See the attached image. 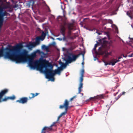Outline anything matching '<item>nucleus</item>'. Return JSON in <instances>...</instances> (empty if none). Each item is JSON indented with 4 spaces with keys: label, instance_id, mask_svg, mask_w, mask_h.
Here are the masks:
<instances>
[{
    "label": "nucleus",
    "instance_id": "34",
    "mask_svg": "<svg viewBox=\"0 0 133 133\" xmlns=\"http://www.w3.org/2000/svg\"><path fill=\"white\" fill-rule=\"evenodd\" d=\"M121 95H119L118 96V97H115V101H116L120 97H121Z\"/></svg>",
    "mask_w": 133,
    "mask_h": 133
},
{
    "label": "nucleus",
    "instance_id": "48",
    "mask_svg": "<svg viewBox=\"0 0 133 133\" xmlns=\"http://www.w3.org/2000/svg\"><path fill=\"white\" fill-rule=\"evenodd\" d=\"M130 0H127L128 2V3H129V1Z\"/></svg>",
    "mask_w": 133,
    "mask_h": 133
},
{
    "label": "nucleus",
    "instance_id": "42",
    "mask_svg": "<svg viewBox=\"0 0 133 133\" xmlns=\"http://www.w3.org/2000/svg\"><path fill=\"white\" fill-rule=\"evenodd\" d=\"M107 34V36H108V38L109 39V34Z\"/></svg>",
    "mask_w": 133,
    "mask_h": 133
},
{
    "label": "nucleus",
    "instance_id": "9",
    "mask_svg": "<svg viewBox=\"0 0 133 133\" xmlns=\"http://www.w3.org/2000/svg\"><path fill=\"white\" fill-rule=\"evenodd\" d=\"M106 38L105 37L103 38L100 39L99 40V43L102 45V46L103 48H106L107 47V45L108 42L105 40V39Z\"/></svg>",
    "mask_w": 133,
    "mask_h": 133
},
{
    "label": "nucleus",
    "instance_id": "24",
    "mask_svg": "<svg viewBox=\"0 0 133 133\" xmlns=\"http://www.w3.org/2000/svg\"><path fill=\"white\" fill-rule=\"evenodd\" d=\"M40 40V38L39 37H37V38L36 40V42H35L36 44H38L40 43L39 40Z\"/></svg>",
    "mask_w": 133,
    "mask_h": 133
},
{
    "label": "nucleus",
    "instance_id": "33",
    "mask_svg": "<svg viewBox=\"0 0 133 133\" xmlns=\"http://www.w3.org/2000/svg\"><path fill=\"white\" fill-rule=\"evenodd\" d=\"M31 43L32 44V47L35 46L36 45H37L35 43Z\"/></svg>",
    "mask_w": 133,
    "mask_h": 133
},
{
    "label": "nucleus",
    "instance_id": "46",
    "mask_svg": "<svg viewBox=\"0 0 133 133\" xmlns=\"http://www.w3.org/2000/svg\"><path fill=\"white\" fill-rule=\"evenodd\" d=\"M102 62H103L104 63H105V62H106V61H104V60H102Z\"/></svg>",
    "mask_w": 133,
    "mask_h": 133
},
{
    "label": "nucleus",
    "instance_id": "21",
    "mask_svg": "<svg viewBox=\"0 0 133 133\" xmlns=\"http://www.w3.org/2000/svg\"><path fill=\"white\" fill-rule=\"evenodd\" d=\"M48 34H42V35L40 37H39L40 38V40L41 41H43L44 39L45 36Z\"/></svg>",
    "mask_w": 133,
    "mask_h": 133
},
{
    "label": "nucleus",
    "instance_id": "49",
    "mask_svg": "<svg viewBox=\"0 0 133 133\" xmlns=\"http://www.w3.org/2000/svg\"><path fill=\"white\" fill-rule=\"evenodd\" d=\"M118 93V92H117V93H116V94L115 95H115H116Z\"/></svg>",
    "mask_w": 133,
    "mask_h": 133
},
{
    "label": "nucleus",
    "instance_id": "52",
    "mask_svg": "<svg viewBox=\"0 0 133 133\" xmlns=\"http://www.w3.org/2000/svg\"><path fill=\"white\" fill-rule=\"evenodd\" d=\"M53 34V35H54V34Z\"/></svg>",
    "mask_w": 133,
    "mask_h": 133
},
{
    "label": "nucleus",
    "instance_id": "4",
    "mask_svg": "<svg viewBox=\"0 0 133 133\" xmlns=\"http://www.w3.org/2000/svg\"><path fill=\"white\" fill-rule=\"evenodd\" d=\"M60 29L62 33H65V32H67L68 33H71L75 30L73 23H67L65 21L61 25Z\"/></svg>",
    "mask_w": 133,
    "mask_h": 133
},
{
    "label": "nucleus",
    "instance_id": "20",
    "mask_svg": "<svg viewBox=\"0 0 133 133\" xmlns=\"http://www.w3.org/2000/svg\"><path fill=\"white\" fill-rule=\"evenodd\" d=\"M69 35L67 37L71 39H73L76 38L77 36L76 35H74L73 36H71V34H68Z\"/></svg>",
    "mask_w": 133,
    "mask_h": 133
},
{
    "label": "nucleus",
    "instance_id": "40",
    "mask_svg": "<svg viewBox=\"0 0 133 133\" xmlns=\"http://www.w3.org/2000/svg\"><path fill=\"white\" fill-rule=\"evenodd\" d=\"M96 53L97 54V55H101L103 54V53H99V54H98L97 52H96Z\"/></svg>",
    "mask_w": 133,
    "mask_h": 133
},
{
    "label": "nucleus",
    "instance_id": "39",
    "mask_svg": "<svg viewBox=\"0 0 133 133\" xmlns=\"http://www.w3.org/2000/svg\"><path fill=\"white\" fill-rule=\"evenodd\" d=\"M125 92H122V94H121L120 95H119L121 96L122 95H124L125 94Z\"/></svg>",
    "mask_w": 133,
    "mask_h": 133
},
{
    "label": "nucleus",
    "instance_id": "6",
    "mask_svg": "<svg viewBox=\"0 0 133 133\" xmlns=\"http://www.w3.org/2000/svg\"><path fill=\"white\" fill-rule=\"evenodd\" d=\"M69 102L67 99H66L65 100L63 105H61L59 106V108L60 109H62L64 108H65V111L62 113L60 115L62 117L63 116L65 115L67 113L69 107Z\"/></svg>",
    "mask_w": 133,
    "mask_h": 133
},
{
    "label": "nucleus",
    "instance_id": "12",
    "mask_svg": "<svg viewBox=\"0 0 133 133\" xmlns=\"http://www.w3.org/2000/svg\"><path fill=\"white\" fill-rule=\"evenodd\" d=\"M60 36V38H58L57 39L61 41L62 40L66 41V38L65 37V34H58Z\"/></svg>",
    "mask_w": 133,
    "mask_h": 133
},
{
    "label": "nucleus",
    "instance_id": "25",
    "mask_svg": "<svg viewBox=\"0 0 133 133\" xmlns=\"http://www.w3.org/2000/svg\"><path fill=\"white\" fill-rule=\"evenodd\" d=\"M9 99H11V100H14L15 99V97L14 95H13L12 96L9 97Z\"/></svg>",
    "mask_w": 133,
    "mask_h": 133
},
{
    "label": "nucleus",
    "instance_id": "14",
    "mask_svg": "<svg viewBox=\"0 0 133 133\" xmlns=\"http://www.w3.org/2000/svg\"><path fill=\"white\" fill-rule=\"evenodd\" d=\"M50 131L48 127L45 126L42 129L41 133H45L46 132H48Z\"/></svg>",
    "mask_w": 133,
    "mask_h": 133
},
{
    "label": "nucleus",
    "instance_id": "23",
    "mask_svg": "<svg viewBox=\"0 0 133 133\" xmlns=\"http://www.w3.org/2000/svg\"><path fill=\"white\" fill-rule=\"evenodd\" d=\"M57 121L54 122L53 123H52V124H51L50 125V126L48 127L49 128H50V129L51 131V130L52 129V127L53 126L55 125V124L57 123Z\"/></svg>",
    "mask_w": 133,
    "mask_h": 133
},
{
    "label": "nucleus",
    "instance_id": "19",
    "mask_svg": "<svg viewBox=\"0 0 133 133\" xmlns=\"http://www.w3.org/2000/svg\"><path fill=\"white\" fill-rule=\"evenodd\" d=\"M39 94V93H35V94H34V93H31L30 94V95H32V96L31 97L29 96V99H31L32 98H33L35 97L38 96Z\"/></svg>",
    "mask_w": 133,
    "mask_h": 133
},
{
    "label": "nucleus",
    "instance_id": "18",
    "mask_svg": "<svg viewBox=\"0 0 133 133\" xmlns=\"http://www.w3.org/2000/svg\"><path fill=\"white\" fill-rule=\"evenodd\" d=\"M35 3L34 1L33 0H30L29 1L28 5L29 7L31 6L33 7Z\"/></svg>",
    "mask_w": 133,
    "mask_h": 133
},
{
    "label": "nucleus",
    "instance_id": "8",
    "mask_svg": "<svg viewBox=\"0 0 133 133\" xmlns=\"http://www.w3.org/2000/svg\"><path fill=\"white\" fill-rule=\"evenodd\" d=\"M36 56V54H32L31 56V58H30L29 59V65L30 66V67L31 68H33L34 69H35V68H36V69L38 70H39V69H38L36 67H35V68H32L30 65V61H32V65L33 66H36L34 64V61H41L42 59H41L39 61H35L33 59V58L35 57Z\"/></svg>",
    "mask_w": 133,
    "mask_h": 133
},
{
    "label": "nucleus",
    "instance_id": "29",
    "mask_svg": "<svg viewBox=\"0 0 133 133\" xmlns=\"http://www.w3.org/2000/svg\"><path fill=\"white\" fill-rule=\"evenodd\" d=\"M42 48L44 50H47L48 49V47L45 45H43L42 46Z\"/></svg>",
    "mask_w": 133,
    "mask_h": 133
},
{
    "label": "nucleus",
    "instance_id": "31",
    "mask_svg": "<svg viewBox=\"0 0 133 133\" xmlns=\"http://www.w3.org/2000/svg\"><path fill=\"white\" fill-rule=\"evenodd\" d=\"M84 73V69H82L81 71V76H83Z\"/></svg>",
    "mask_w": 133,
    "mask_h": 133
},
{
    "label": "nucleus",
    "instance_id": "13",
    "mask_svg": "<svg viewBox=\"0 0 133 133\" xmlns=\"http://www.w3.org/2000/svg\"><path fill=\"white\" fill-rule=\"evenodd\" d=\"M120 61L119 60H117L116 59L113 58L112 59L111 61V62L108 63V65H110L111 64L112 65H115V64L116 63L119 62Z\"/></svg>",
    "mask_w": 133,
    "mask_h": 133
},
{
    "label": "nucleus",
    "instance_id": "28",
    "mask_svg": "<svg viewBox=\"0 0 133 133\" xmlns=\"http://www.w3.org/2000/svg\"><path fill=\"white\" fill-rule=\"evenodd\" d=\"M45 5L47 7V10L48 12H51V10L50 9V8L46 3L45 4Z\"/></svg>",
    "mask_w": 133,
    "mask_h": 133
},
{
    "label": "nucleus",
    "instance_id": "36",
    "mask_svg": "<svg viewBox=\"0 0 133 133\" xmlns=\"http://www.w3.org/2000/svg\"><path fill=\"white\" fill-rule=\"evenodd\" d=\"M75 97V96H74L72 97L70 99V101H71Z\"/></svg>",
    "mask_w": 133,
    "mask_h": 133
},
{
    "label": "nucleus",
    "instance_id": "50",
    "mask_svg": "<svg viewBox=\"0 0 133 133\" xmlns=\"http://www.w3.org/2000/svg\"><path fill=\"white\" fill-rule=\"evenodd\" d=\"M101 49V48H99V50H100V49Z\"/></svg>",
    "mask_w": 133,
    "mask_h": 133
},
{
    "label": "nucleus",
    "instance_id": "47",
    "mask_svg": "<svg viewBox=\"0 0 133 133\" xmlns=\"http://www.w3.org/2000/svg\"><path fill=\"white\" fill-rule=\"evenodd\" d=\"M82 64L83 65H84V62H82Z\"/></svg>",
    "mask_w": 133,
    "mask_h": 133
},
{
    "label": "nucleus",
    "instance_id": "1",
    "mask_svg": "<svg viewBox=\"0 0 133 133\" xmlns=\"http://www.w3.org/2000/svg\"><path fill=\"white\" fill-rule=\"evenodd\" d=\"M23 47L22 43H20L12 47V49L7 48V51L4 54V50L3 48L0 50V57L4 56L5 59H9L16 63L25 62L26 61L28 56V52L25 50H24L21 53V51Z\"/></svg>",
    "mask_w": 133,
    "mask_h": 133
},
{
    "label": "nucleus",
    "instance_id": "17",
    "mask_svg": "<svg viewBox=\"0 0 133 133\" xmlns=\"http://www.w3.org/2000/svg\"><path fill=\"white\" fill-rule=\"evenodd\" d=\"M127 15L131 19L133 18V15L131 11H128L127 12Z\"/></svg>",
    "mask_w": 133,
    "mask_h": 133
},
{
    "label": "nucleus",
    "instance_id": "38",
    "mask_svg": "<svg viewBox=\"0 0 133 133\" xmlns=\"http://www.w3.org/2000/svg\"><path fill=\"white\" fill-rule=\"evenodd\" d=\"M73 49H74L73 48H72V47H71V48H69V50H72Z\"/></svg>",
    "mask_w": 133,
    "mask_h": 133
},
{
    "label": "nucleus",
    "instance_id": "10",
    "mask_svg": "<svg viewBox=\"0 0 133 133\" xmlns=\"http://www.w3.org/2000/svg\"><path fill=\"white\" fill-rule=\"evenodd\" d=\"M28 100V98L27 97H23L21 98L18 100L16 101V102H18L20 103L24 104L26 103Z\"/></svg>",
    "mask_w": 133,
    "mask_h": 133
},
{
    "label": "nucleus",
    "instance_id": "37",
    "mask_svg": "<svg viewBox=\"0 0 133 133\" xmlns=\"http://www.w3.org/2000/svg\"><path fill=\"white\" fill-rule=\"evenodd\" d=\"M133 52L131 54L129 55V56L130 57H133Z\"/></svg>",
    "mask_w": 133,
    "mask_h": 133
},
{
    "label": "nucleus",
    "instance_id": "11",
    "mask_svg": "<svg viewBox=\"0 0 133 133\" xmlns=\"http://www.w3.org/2000/svg\"><path fill=\"white\" fill-rule=\"evenodd\" d=\"M44 30H42L39 28H37L36 30V33H48V31L47 28H45L43 29Z\"/></svg>",
    "mask_w": 133,
    "mask_h": 133
},
{
    "label": "nucleus",
    "instance_id": "51",
    "mask_svg": "<svg viewBox=\"0 0 133 133\" xmlns=\"http://www.w3.org/2000/svg\"><path fill=\"white\" fill-rule=\"evenodd\" d=\"M101 34H98V35H101Z\"/></svg>",
    "mask_w": 133,
    "mask_h": 133
},
{
    "label": "nucleus",
    "instance_id": "41",
    "mask_svg": "<svg viewBox=\"0 0 133 133\" xmlns=\"http://www.w3.org/2000/svg\"><path fill=\"white\" fill-rule=\"evenodd\" d=\"M105 63V66H107V65H108V63L107 62H105V63Z\"/></svg>",
    "mask_w": 133,
    "mask_h": 133
},
{
    "label": "nucleus",
    "instance_id": "22",
    "mask_svg": "<svg viewBox=\"0 0 133 133\" xmlns=\"http://www.w3.org/2000/svg\"><path fill=\"white\" fill-rule=\"evenodd\" d=\"M114 31H115V33L118 34V28L117 26H115L114 28Z\"/></svg>",
    "mask_w": 133,
    "mask_h": 133
},
{
    "label": "nucleus",
    "instance_id": "7",
    "mask_svg": "<svg viewBox=\"0 0 133 133\" xmlns=\"http://www.w3.org/2000/svg\"><path fill=\"white\" fill-rule=\"evenodd\" d=\"M86 28L87 29L90 31H95V32L96 33H101L102 32H104V33H109V32H107L101 29L99 30L96 29L94 27L90 26L86 27Z\"/></svg>",
    "mask_w": 133,
    "mask_h": 133
},
{
    "label": "nucleus",
    "instance_id": "53",
    "mask_svg": "<svg viewBox=\"0 0 133 133\" xmlns=\"http://www.w3.org/2000/svg\"><path fill=\"white\" fill-rule=\"evenodd\" d=\"M1 0H0V2H1Z\"/></svg>",
    "mask_w": 133,
    "mask_h": 133
},
{
    "label": "nucleus",
    "instance_id": "45",
    "mask_svg": "<svg viewBox=\"0 0 133 133\" xmlns=\"http://www.w3.org/2000/svg\"><path fill=\"white\" fill-rule=\"evenodd\" d=\"M130 8L131 9H133V6H131ZM132 11L133 12V10H132Z\"/></svg>",
    "mask_w": 133,
    "mask_h": 133
},
{
    "label": "nucleus",
    "instance_id": "16",
    "mask_svg": "<svg viewBox=\"0 0 133 133\" xmlns=\"http://www.w3.org/2000/svg\"><path fill=\"white\" fill-rule=\"evenodd\" d=\"M102 97L101 96L98 95L96 96H94V97H91L90 99V100H95L96 99H98L101 98Z\"/></svg>",
    "mask_w": 133,
    "mask_h": 133
},
{
    "label": "nucleus",
    "instance_id": "35",
    "mask_svg": "<svg viewBox=\"0 0 133 133\" xmlns=\"http://www.w3.org/2000/svg\"><path fill=\"white\" fill-rule=\"evenodd\" d=\"M61 117H62V116H61L60 115H59V116L58 117V118H57V121H58L59 120V119H60V118Z\"/></svg>",
    "mask_w": 133,
    "mask_h": 133
},
{
    "label": "nucleus",
    "instance_id": "44",
    "mask_svg": "<svg viewBox=\"0 0 133 133\" xmlns=\"http://www.w3.org/2000/svg\"><path fill=\"white\" fill-rule=\"evenodd\" d=\"M122 58V57H118V60H119V59L121 58Z\"/></svg>",
    "mask_w": 133,
    "mask_h": 133
},
{
    "label": "nucleus",
    "instance_id": "27",
    "mask_svg": "<svg viewBox=\"0 0 133 133\" xmlns=\"http://www.w3.org/2000/svg\"><path fill=\"white\" fill-rule=\"evenodd\" d=\"M99 44V42H97V43L94 46V47L93 49V50L94 51H95L96 50V48L98 46V45Z\"/></svg>",
    "mask_w": 133,
    "mask_h": 133
},
{
    "label": "nucleus",
    "instance_id": "32",
    "mask_svg": "<svg viewBox=\"0 0 133 133\" xmlns=\"http://www.w3.org/2000/svg\"><path fill=\"white\" fill-rule=\"evenodd\" d=\"M57 69L61 71L63 70V68H62V67L61 66L60 67H58Z\"/></svg>",
    "mask_w": 133,
    "mask_h": 133
},
{
    "label": "nucleus",
    "instance_id": "5",
    "mask_svg": "<svg viewBox=\"0 0 133 133\" xmlns=\"http://www.w3.org/2000/svg\"><path fill=\"white\" fill-rule=\"evenodd\" d=\"M9 89L5 88L2 90L0 92V103L3 101H6L9 100V96L5 97L3 99H2L3 96L8 93Z\"/></svg>",
    "mask_w": 133,
    "mask_h": 133
},
{
    "label": "nucleus",
    "instance_id": "2",
    "mask_svg": "<svg viewBox=\"0 0 133 133\" xmlns=\"http://www.w3.org/2000/svg\"><path fill=\"white\" fill-rule=\"evenodd\" d=\"M34 62V63L36 66H33L32 65V61H30V65L32 68H35L36 66L39 70H41L43 68L45 69L44 72L46 78L51 79L52 81H54V76L55 74L60 75L61 71L57 69L54 70H53V66L52 64L45 59H42L39 61Z\"/></svg>",
    "mask_w": 133,
    "mask_h": 133
},
{
    "label": "nucleus",
    "instance_id": "30",
    "mask_svg": "<svg viewBox=\"0 0 133 133\" xmlns=\"http://www.w3.org/2000/svg\"><path fill=\"white\" fill-rule=\"evenodd\" d=\"M83 76H81L80 78V83H82V82L83 80Z\"/></svg>",
    "mask_w": 133,
    "mask_h": 133
},
{
    "label": "nucleus",
    "instance_id": "43",
    "mask_svg": "<svg viewBox=\"0 0 133 133\" xmlns=\"http://www.w3.org/2000/svg\"><path fill=\"white\" fill-rule=\"evenodd\" d=\"M132 40L131 41V43L133 44V39L132 38Z\"/></svg>",
    "mask_w": 133,
    "mask_h": 133
},
{
    "label": "nucleus",
    "instance_id": "15",
    "mask_svg": "<svg viewBox=\"0 0 133 133\" xmlns=\"http://www.w3.org/2000/svg\"><path fill=\"white\" fill-rule=\"evenodd\" d=\"M83 84L82 83H80L79 87L78 88V94L80 93L82 91V89L83 88Z\"/></svg>",
    "mask_w": 133,
    "mask_h": 133
},
{
    "label": "nucleus",
    "instance_id": "26",
    "mask_svg": "<svg viewBox=\"0 0 133 133\" xmlns=\"http://www.w3.org/2000/svg\"><path fill=\"white\" fill-rule=\"evenodd\" d=\"M32 44L31 43H29V44H28L27 45V46L29 49H30L31 48H32Z\"/></svg>",
    "mask_w": 133,
    "mask_h": 133
},
{
    "label": "nucleus",
    "instance_id": "3",
    "mask_svg": "<svg viewBox=\"0 0 133 133\" xmlns=\"http://www.w3.org/2000/svg\"><path fill=\"white\" fill-rule=\"evenodd\" d=\"M84 54L82 53H80L77 55H75L72 53H69L68 54L67 59L66 61V64H65L62 62L61 60L59 61V64L61 65V67L63 68L66 67V64L68 63H70L72 62L75 61L77 58L81 55H82L83 56Z\"/></svg>",
    "mask_w": 133,
    "mask_h": 133
}]
</instances>
